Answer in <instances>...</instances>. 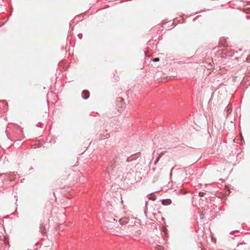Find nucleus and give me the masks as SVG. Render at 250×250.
<instances>
[{
	"label": "nucleus",
	"mask_w": 250,
	"mask_h": 250,
	"mask_svg": "<svg viewBox=\"0 0 250 250\" xmlns=\"http://www.w3.org/2000/svg\"><path fill=\"white\" fill-rule=\"evenodd\" d=\"M89 96V92L88 91H83L82 93V97L86 100L88 98Z\"/></svg>",
	"instance_id": "nucleus-1"
},
{
	"label": "nucleus",
	"mask_w": 250,
	"mask_h": 250,
	"mask_svg": "<svg viewBox=\"0 0 250 250\" xmlns=\"http://www.w3.org/2000/svg\"><path fill=\"white\" fill-rule=\"evenodd\" d=\"M225 110L228 112V113H230L231 112V107L229 106V105H228L226 109H225Z\"/></svg>",
	"instance_id": "nucleus-2"
},
{
	"label": "nucleus",
	"mask_w": 250,
	"mask_h": 250,
	"mask_svg": "<svg viewBox=\"0 0 250 250\" xmlns=\"http://www.w3.org/2000/svg\"><path fill=\"white\" fill-rule=\"evenodd\" d=\"M160 158H161V155H159V156L156 158V160L154 163V165H156L157 164V163L159 162Z\"/></svg>",
	"instance_id": "nucleus-3"
},
{
	"label": "nucleus",
	"mask_w": 250,
	"mask_h": 250,
	"mask_svg": "<svg viewBox=\"0 0 250 250\" xmlns=\"http://www.w3.org/2000/svg\"><path fill=\"white\" fill-rule=\"evenodd\" d=\"M159 61V58H154L153 59V62H157Z\"/></svg>",
	"instance_id": "nucleus-4"
},
{
	"label": "nucleus",
	"mask_w": 250,
	"mask_h": 250,
	"mask_svg": "<svg viewBox=\"0 0 250 250\" xmlns=\"http://www.w3.org/2000/svg\"><path fill=\"white\" fill-rule=\"evenodd\" d=\"M174 168V167H172V169H171V171H170V176H171L172 172Z\"/></svg>",
	"instance_id": "nucleus-5"
},
{
	"label": "nucleus",
	"mask_w": 250,
	"mask_h": 250,
	"mask_svg": "<svg viewBox=\"0 0 250 250\" xmlns=\"http://www.w3.org/2000/svg\"><path fill=\"white\" fill-rule=\"evenodd\" d=\"M164 153H165V152L163 151V152H161V153L159 155H161V157L163 155H164Z\"/></svg>",
	"instance_id": "nucleus-6"
},
{
	"label": "nucleus",
	"mask_w": 250,
	"mask_h": 250,
	"mask_svg": "<svg viewBox=\"0 0 250 250\" xmlns=\"http://www.w3.org/2000/svg\"><path fill=\"white\" fill-rule=\"evenodd\" d=\"M159 248L158 249L160 250H162V247L161 246H159Z\"/></svg>",
	"instance_id": "nucleus-7"
},
{
	"label": "nucleus",
	"mask_w": 250,
	"mask_h": 250,
	"mask_svg": "<svg viewBox=\"0 0 250 250\" xmlns=\"http://www.w3.org/2000/svg\"><path fill=\"white\" fill-rule=\"evenodd\" d=\"M119 99H120V101H121V102H122V100H123V99H122V98H119Z\"/></svg>",
	"instance_id": "nucleus-8"
},
{
	"label": "nucleus",
	"mask_w": 250,
	"mask_h": 250,
	"mask_svg": "<svg viewBox=\"0 0 250 250\" xmlns=\"http://www.w3.org/2000/svg\"><path fill=\"white\" fill-rule=\"evenodd\" d=\"M199 194H200V196H202V194L201 195V194H202L201 192H200Z\"/></svg>",
	"instance_id": "nucleus-9"
}]
</instances>
